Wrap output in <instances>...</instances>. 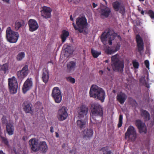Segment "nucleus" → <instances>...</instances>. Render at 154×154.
Wrapping results in <instances>:
<instances>
[{
    "label": "nucleus",
    "instance_id": "1",
    "mask_svg": "<svg viewBox=\"0 0 154 154\" xmlns=\"http://www.w3.org/2000/svg\"><path fill=\"white\" fill-rule=\"evenodd\" d=\"M90 96L91 97L97 98L102 102L104 101L105 93L104 91L101 88L96 85H92L90 88L89 92Z\"/></svg>",
    "mask_w": 154,
    "mask_h": 154
},
{
    "label": "nucleus",
    "instance_id": "2",
    "mask_svg": "<svg viewBox=\"0 0 154 154\" xmlns=\"http://www.w3.org/2000/svg\"><path fill=\"white\" fill-rule=\"evenodd\" d=\"M75 25L74 23H72L74 29L78 30L80 32L85 31L89 27L87 20L85 16H82L77 18L76 20Z\"/></svg>",
    "mask_w": 154,
    "mask_h": 154
},
{
    "label": "nucleus",
    "instance_id": "3",
    "mask_svg": "<svg viewBox=\"0 0 154 154\" xmlns=\"http://www.w3.org/2000/svg\"><path fill=\"white\" fill-rule=\"evenodd\" d=\"M111 65L115 71L122 72L124 67L123 63L119 54H116L112 57Z\"/></svg>",
    "mask_w": 154,
    "mask_h": 154
},
{
    "label": "nucleus",
    "instance_id": "4",
    "mask_svg": "<svg viewBox=\"0 0 154 154\" xmlns=\"http://www.w3.org/2000/svg\"><path fill=\"white\" fill-rule=\"evenodd\" d=\"M91 121L93 123L96 124L95 118L97 116L101 117L102 116L103 114L102 108L98 104L94 103L91 104Z\"/></svg>",
    "mask_w": 154,
    "mask_h": 154
},
{
    "label": "nucleus",
    "instance_id": "5",
    "mask_svg": "<svg viewBox=\"0 0 154 154\" xmlns=\"http://www.w3.org/2000/svg\"><path fill=\"white\" fill-rule=\"evenodd\" d=\"M115 39L116 40L118 39L121 40V37L115 33H113L110 34L109 32L107 33H103L101 37V39L102 42L104 45H106L108 42L110 45L112 44V41H114Z\"/></svg>",
    "mask_w": 154,
    "mask_h": 154
},
{
    "label": "nucleus",
    "instance_id": "6",
    "mask_svg": "<svg viewBox=\"0 0 154 154\" xmlns=\"http://www.w3.org/2000/svg\"><path fill=\"white\" fill-rule=\"evenodd\" d=\"M6 32L7 38L8 42L12 43L17 42L19 36L18 32L13 31L10 27L7 28Z\"/></svg>",
    "mask_w": 154,
    "mask_h": 154
},
{
    "label": "nucleus",
    "instance_id": "7",
    "mask_svg": "<svg viewBox=\"0 0 154 154\" xmlns=\"http://www.w3.org/2000/svg\"><path fill=\"white\" fill-rule=\"evenodd\" d=\"M126 139H128L131 141H135L137 137L136 129L132 126H130L128 128L125 135Z\"/></svg>",
    "mask_w": 154,
    "mask_h": 154
},
{
    "label": "nucleus",
    "instance_id": "8",
    "mask_svg": "<svg viewBox=\"0 0 154 154\" xmlns=\"http://www.w3.org/2000/svg\"><path fill=\"white\" fill-rule=\"evenodd\" d=\"M9 88L10 92L12 94L17 93L18 88V83L15 78L13 77L8 79Z\"/></svg>",
    "mask_w": 154,
    "mask_h": 154
},
{
    "label": "nucleus",
    "instance_id": "9",
    "mask_svg": "<svg viewBox=\"0 0 154 154\" xmlns=\"http://www.w3.org/2000/svg\"><path fill=\"white\" fill-rule=\"evenodd\" d=\"M52 95L56 103H59L61 102L62 96L61 91L58 88L56 87L53 88Z\"/></svg>",
    "mask_w": 154,
    "mask_h": 154
},
{
    "label": "nucleus",
    "instance_id": "10",
    "mask_svg": "<svg viewBox=\"0 0 154 154\" xmlns=\"http://www.w3.org/2000/svg\"><path fill=\"white\" fill-rule=\"evenodd\" d=\"M88 108L87 106L82 105L79 106L77 109L78 117L81 119L86 116L88 112Z\"/></svg>",
    "mask_w": 154,
    "mask_h": 154
},
{
    "label": "nucleus",
    "instance_id": "11",
    "mask_svg": "<svg viewBox=\"0 0 154 154\" xmlns=\"http://www.w3.org/2000/svg\"><path fill=\"white\" fill-rule=\"evenodd\" d=\"M29 143L31 149L33 152H36L39 150V143L36 139L35 138L31 139L29 141Z\"/></svg>",
    "mask_w": 154,
    "mask_h": 154
},
{
    "label": "nucleus",
    "instance_id": "12",
    "mask_svg": "<svg viewBox=\"0 0 154 154\" xmlns=\"http://www.w3.org/2000/svg\"><path fill=\"white\" fill-rule=\"evenodd\" d=\"M68 115L66 108L63 106L59 110L57 115V118L59 121H63L67 118Z\"/></svg>",
    "mask_w": 154,
    "mask_h": 154
},
{
    "label": "nucleus",
    "instance_id": "13",
    "mask_svg": "<svg viewBox=\"0 0 154 154\" xmlns=\"http://www.w3.org/2000/svg\"><path fill=\"white\" fill-rule=\"evenodd\" d=\"M52 9L49 7L44 6L41 11V15L45 18H50L51 17V12Z\"/></svg>",
    "mask_w": 154,
    "mask_h": 154
},
{
    "label": "nucleus",
    "instance_id": "14",
    "mask_svg": "<svg viewBox=\"0 0 154 154\" xmlns=\"http://www.w3.org/2000/svg\"><path fill=\"white\" fill-rule=\"evenodd\" d=\"M32 86V82L31 78H28L24 82L22 88L23 92L26 93Z\"/></svg>",
    "mask_w": 154,
    "mask_h": 154
},
{
    "label": "nucleus",
    "instance_id": "15",
    "mask_svg": "<svg viewBox=\"0 0 154 154\" xmlns=\"http://www.w3.org/2000/svg\"><path fill=\"white\" fill-rule=\"evenodd\" d=\"M93 134V131L91 128H86L82 131L83 138L86 140H89L91 138Z\"/></svg>",
    "mask_w": 154,
    "mask_h": 154
},
{
    "label": "nucleus",
    "instance_id": "16",
    "mask_svg": "<svg viewBox=\"0 0 154 154\" xmlns=\"http://www.w3.org/2000/svg\"><path fill=\"white\" fill-rule=\"evenodd\" d=\"M28 73V66H25L22 69L18 72L17 75L19 79H23L27 76Z\"/></svg>",
    "mask_w": 154,
    "mask_h": 154
},
{
    "label": "nucleus",
    "instance_id": "17",
    "mask_svg": "<svg viewBox=\"0 0 154 154\" xmlns=\"http://www.w3.org/2000/svg\"><path fill=\"white\" fill-rule=\"evenodd\" d=\"M136 125L140 133H146V128L144 123L140 120H137L136 122Z\"/></svg>",
    "mask_w": 154,
    "mask_h": 154
},
{
    "label": "nucleus",
    "instance_id": "18",
    "mask_svg": "<svg viewBox=\"0 0 154 154\" xmlns=\"http://www.w3.org/2000/svg\"><path fill=\"white\" fill-rule=\"evenodd\" d=\"M113 7L116 11H119L120 13L123 14L125 12V9L123 6L121 5L120 3L118 2H114L113 4Z\"/></svg>",
    "mask_w": 154,
    "mask_h": 154
},
{
    "label": "nucleus",
    "instance_id": "19",
    "mask_svg": "<svg viewBox=\"0 0 154 154\" xmlns=\"http://www.w3.org/2000/svg\"><path fill=\"white\" fill-rule=\"evenodd\" d=\"M29 30L31 32L36 30L38 27L37 22L34 20L30 19L29 21Z\"/></svg>",
    "mask_w": 154,
    "mask_h": 154
},
{
    "label": "nucleus",
    "instance_id": "20",
    "mask_svg": "<svg viewBox=\"0 0 154 154\" xmlns=\"http://www.w3.org/2000/svg\"><path fill=\"white\" fill-rule=\"evenodd\" d=\"M120 45V43L118 42L116 45L113 47L107 48L105 49V52L108 54H112L119 49Z\"/></svg>",
    "mask_w": 154,
    "mask_h": 154
},
{
    "label": "nucleus",
    "instance_id": "21",
    "mask_svg": "<svg viewBox=\"0 0 154 154\" xmlns=\"http://www.w3.org/2000/svg\"><path fill=\"white\" fill-rule=\"evenodd\" d=\"M110 12V9L107 7L104 6L101 7L100 11L101 17L104 18L108 17L109 15Z\"/></svg>",
    "mask_w": 154,
    "mask_h": 154
},
{
    "label": "nucleus",
    "instance_id": "22",
    "mask_svg": "<svg viewBox=\"0 0 154 154\" xmlns=\"http://www.w3.org/2000/svg\"><path fill=\"white\" fill-rule=\"evenodd\" d=\"M39 150L43 153H45L48 150V147L45 141L40 142L39 143Z\"/></svg>",
    "mask_w": 154,
    "mask_h": 154
},
{
    "label": "nucleus",
    "instance_id": "23",
    "mask_svg": "<svg viewBox=\"0 0 154 154\" xmlns=\"http://www.w3.org/2000/svg\"><path fill=\"white\" fill-rule=\"evenodd\" d=\"M136 39L137 43L138 49L140 51H142L143 49V42L141 38L139 35H137Z\"/></svg>",
    "mask_w": 154,
    "mask_h": 154
},
{
    "label": "nucleus",
    "instance_id": "24",
    "mask_svg": "<svg viewBox=\"0 0 154 154\" xmlns=\"http://www.w3.org/2000/svg\"><path fill=\"white\" fill-rule=\"evenodd\" d=\"M42 78L43 81L45 83H46L49 79L48 71L47 68H44L42 70Z\"/></svg>",
    "mask_w": 154,
    "mask_h": 154
},
{
    "label": "nucleus",
    "instance_id": "25",
    "mask_svg": "<svg viewBox=\"0 0 154 154\" xmlns=\"http://www.w3.org/2000/svg\"><path fill=\"white\" fill-rule=\"evenodd\" d=\"M126 98V95L124 93H121L117 95V100L121 103H124Z\"/></svg>",
    "mask_w": 154,
    "mask_h": 154
},
{
    "label": "nucleus",
    "instance_id": "26",
    "mask_svg": "<svg viewBox=\"0 0 154 154\" xmlns=\"http://www.w3.org/2000/svg\"><path fill=\"white\" fill-rule=\"evenodd\" d=\"M148 73L146 72L144 76L142 77L140 79V82L143 85H146L147 84L148 81Z\"/></svg>",
    "mask_w": 154,
    "mask_h": 154
},
{
    "label": "nucleus",
    "instance_id": "27",
    "mask_svg": "<svg viewBox=\"0 0 154 154\" xmlns=\"http://www.w3.org/2000/svg\"><path fill=\"white\" fill-rule=\"evenodd\" d=\"M87 120L85 119L79 120L77 121V125L78 127L82 128L85 127Z\"/></svg>",
    "mask_w": 154,
    "mask_h": 154
},
{
    "label": "nucleus",
    "instance_id": "28",
    "mask_svg": "<svg viewBox=\"0 0 154 154\" xmlns=\"http://www.w3.org/2000/svg\"><path fill=\"white\" fill-rule=\"evenodd\" d=\"M31 104L27 103H24V104L23 109L26 113L32 112V109Z\"/></svg>",
    "mask_w": 154,
    "mask_h": 154
},
{
    "label": "nucleus",
    "instance_id": "29",
    "mask_svg": "<svg viewBox=\"0 0 154 154\" xmlns=\"http://www.w3.org/2000/svg\"><path fill=\"white\" fill-rule=\"evenodd\" d=\"M6 130L9 135H12L14 131V128L11 124H8L7 125Z\"/></svg>",
    "mask_w": 154,
    "mask_h": 154
},
{
    "label": "nucleus",
    "instance_id": "30",
    "mask_svg": "<svg viewBox=\"0 0 154 154\" xmlns=\"http://www.w3.org/2000/svg\"><path fill=\"white\" fill-rule=\"evenodd\" d=\"M24 23L22 21H17L15 23L14 28L16 30H18L22 26Z\"/></svg>",
    "mask_w": 154,
    "mask_h": 154
},
{
    "label": "nucleus",
    "instance_id": "31",
    "mask_svg": "<svg viewBox=\"0 0 154 154\" xmlns=\"http://www.w3.org/2000/svg\"><path fill=\"white\" fill-rule=\"evenodd\" d=\"M69 35V33L68 32L65 30H63L62 32L61 38L63 42H65L67 37Z\"/></svg>",
    "mask_w": 154,
    "mask_h": 154
},
{
    "label": "nucleus",
    "instance_id": "32",
    "mask_svg": "<svg viewBox=\"0 0 154 154\" xmlns=\"http://www.w3.org/2000/svg\"><path fill=\"white\" fill-rule=\"evenodd\" d=\"M75 63L73 62H71L67 65L68 69L69 71L73 70L75 67Z\"/></svg>",
    "mask_w": 154,
    "mask_h": 154
},
{
    "label": "nucleus",
    "instance_id": "33",
    "mask_svg": "<svg viewBox=\"0 0 154 154\" xmlns=\"http://www.w3.org/2000/svg\"><path fill=\"white\" fill-rule=\"evenodd\" d=\"M25 56V54L24 52H21L19 53L16 57V59L18 61H21Z\"/></svg>",
    "mask_w": 154,
    "mask_h": 154
},
{
    "label": "nucleus",
    "instance_id": "34",
    "mask_svg": "<svg viewBox=\"0 0 154 154\" xmlns=\"http://www.w3.org/2000/svg\"><path fill=\"white\" fill-rule=\"evenodd\" d=\"M142 115L145 117L146 120H148L149 119V114L146 110H142Z\"/></svg>",
    "mask_w": 154,
    "mask_h": 154
},
{
    "label": "nucleus",
    "instance_id": "35",
    "mask_svg": "<svg viewBox=\"0 0 154 154\" xmlns=\"http://www.w3.org/2000/svg\"><path fill=\"white\" fill-rule=\"evenodd\" d=\"M91 53L93 56L95 58L97 57L101 53L100 52L97 51L93 49L91 50Z\"/></svg>",
    "mask_w": 154,
    "mask_h": 154
},
{
    "label": "nucleus",
    "instance_id": "36",
    "mask_svg": "<svg viewBox=\"0 0 154 154\" xmlns=\"http://www.w3.org/2000/svg\"><path fill=\"white\" fill-rule=\"evenodd\" d=\"M1 69L2 70L4 71L5 73L8 72V64L5 63L2 65L1 66Z\"/></svg>",
    "mask_w": 154,
    "mask_h": 154
},
{
    "label": "nucleus",
    "instance_id": "37",
    "mask_svg": "<svg viewBox=\"0 0 154 154\" xmlns=\"http://www.w3.org/2000/svg\"><path fill=\"white\" fill-rule=\"evenodd\" d=\"M13 151L16 154H22L23 152L21 150V148H14Z\"/></svg>",
    "mask_w": 154,
    "mask_h": 154
},
{
    "label": "nucleus",
    "instance_id": "38",
    "mask_svg": "<svg viewBox=\"0 0 154 154\" xmlns=\"http://www.w3.org/2000/svg\"><path fill=\"white\" fill-rule=\"evenodd\" d=\"M123 117L121 115H120L119 117V122L118 124V127L119 128L121 127L122 123Z\"/></svg>",
    "mask_w": 154,
    "mask_h": 154
},
{
    "label": "nucleus",
    "instance_id": "39",
    "mask_svg": "<svg viewBox=\"0 0 154 154\" xmlns=\"http://www.w3.org/2000/svg\"><path fill=\"white\" fill-rule=\"evenodd\" d=\"M103 154H112L110 151L108 150L107 147H105L103 149Z\"/></svg>",
    "mask_w": 154,
    "mask_h": 154
},
{
    "label": "nucleus",
    "instance_id": "40",
    "mask_svg": "<svg viewBox=\"0 0 154 154\" xmlns=\"http://www.w3.org/2000/svg\"><path fill=\"white\" fill-rule=\"evenodd\" d=\"M66 79L67 81L71 82L72 83H74L75 82V79L71 77H66Z\"/></svg>",
    "mask_w": 154,
    "mask_h": 154
},
{
    "label": "nucleus",
    "instance_id": "41",
    "mask_svg": "<svg viewBox=\"0 0 154 154\" xmlns=\"http://www.w3.org/2000/svg\"><path fill=\"white\" fill-rule=\"evenodd\" d=\"M149 15L152 19L154 18V12L151 10H149L148 11Z\"/></svg>",
    "mask_w": 154,
    "mask_h": 154
},
{
    "label": "nucleus",
    "instance_id": "42",
    "mask_svg": "<svg viewBox=\"0 0 154 154\" xmlns=\"http://www.w3.org/2000/svg\"><path fill=\"white\" fill-rule=\"evenodd\" d=\"M133 65L134 67L135 68H138L139 66V64L136 61L133 62Z\"/></svg>",
    "mask_w": 154,
    "mask_h": 154
},
{
    "label": "nucleus",
    "instance_id": "43",
    "mask_svg": "<svg viewBox=\"0 0 154 154\" xmlns=\"http://www.w3.org/2000/svg\"><path fill=\"white\" fill-rule=\"evenodd\" d=\"M80 0H69L70 2L75 4H78L80 2Z\"/></svg>",
    "mask_w": 154,
    "mask_h": 154
},
{
    "label": "nucleus",
    "instance_id": "44",
    "mask_svg": "<svg viewBox=\"0 0 154 154\" xmlns=\"http://www.w3.org/2000/svg\"><path fill=\"white\" fill-rule=\"evenodd\" d=\"M145 64L146 67L149 69V62L148 60H146L145 61Z\"/></svg>",
    "mask_w": 154,
    "mask_h": 154
},
{
    "label": "nucleus",
    "instance_id": "45",
    "mask_svg": "<svg viewBox=\"0 0 154 154\" xmlns=\"http://www.w3.org/2000/svg\"><path fill=\"white\" fill-rule=\"evenodd\" d=\"M41 105V103L40 102H38L37 103L35 104V106L37 108V109H38L39 107Z\"/></svg>",
    "mask_w": 154,
    "mask_h": 154
},
{
    "label": "nucleus",
    "instance_id": "46",
    "mask_svg": "<svg viewBox=\"0 0 154 154\" xmlns=\"http://www.w3.org/2000/svg\"><path fill=\"white\" fill-rule=\"evenodd\" d=\"M2 121L3 123H7V120L6 119V117L5 116H3L2 118Z\"/></svg>",
    "mask_w": 154,
    "mask_h": 154
},
{
    "label": "nucleus",
    "instance_id": "47",
    "mask_svg": "<svg viewBox=\"0 0 154 154\" xmlns=\"http://www.w3.org/2000/svg\"><path fill=\"white\" fill-rule=\"evenodd\" d=\"M2 139L3 140V141L4 142V143L5 144H7V143H8V141H7V139H6L5 138H2Z\"/></svg>",
    "mask_w": 154,
    "mask_h": 154
},
{
    "label": "nucleus",
    "instance_id": "48",
    "mask_svg": "<svg viewBox=\"0 0 154 154\" xmlns=\"http://www.w3.org/2000/svg\"><path fill=\"white\" fill-rule=\"evenodd\" d=\"M50 131L52 133L54 132V128L53 127L51 126L50 127Z\"/></svg>",
    "mask_w": 154,
    "mask_h": 154
},
{
    "label": "nucleus",
    "instance_id": "49",
    "mask_svg": "<svg viewBox=\"0 0 154 154\" xmlns=\"http://www.w3.org/2000/svg\"><path fill=\"white\" fill-rule=\"evenodd\" d=\"M97 5L96 4H95L94 3H93V8H95L96 7H97Z\"/></svg>",
    "mask_w": 154,
    "mask_h": 154
},
{
    "label": "nucleus",
    "instance_id": "50",
    "mask_svg": "<svg viewBox=\"0 0 154 154\" xmlns=\"http://www.w3.org/2000/svg\"><path fill=\"white\" fill-rule=\"evenodd\" d=\"M28 139V138L27 137H25V136H24L23 138V140H27Z\"/></svg>",
    "mask_w": 154,
    "mask_h": 154
},
{
    "label": "nucleus",
    "instance_id": "51",
    "mask_svg": "<svg viewBox=\"0 0 154 154\" xmlns=\"http://www.w3.org/2000/svg\"><path fill=\"white\" fill-rule=\"evenodd\" d=\"M4 2L8 3L10 0H2Z\"/></svg>",
    "mask_w": 154,
    "mask_h": 154
},
{
    "label": "nucleus",
    "instance_id": "52",
    "mask_svg": "<svg viewBox=\"0 0 154 154\" xmlns=\"http://www.w3.org/2000/svg\"><path fill=\"white\" fill-rule=\"evenodd\" d=\"M55 134H56V137H59V134L58 133L56 132Z\"/></svg>",
    "mask_w": 154,
    "mask_h": 154
},
{
    "label": "nucleus",
    "instance_id": "53",
    "mask_svg": "<svg viewBox=\"0 0 154 154\" xmlns=\"http://www.w3.org/2000/svg\"><path fill=\"white\" fill-rule=\"evenodd\" d=\"M99 73L100 74H102L103 73V71L102 70H100L99 72Z\"/></svg>",
    "mask_w": 154,
    "mask_h": 154
},
{
    "label": "nucleus",
    "instance_id": "54",
    "mask_svg": "<svg viewBox=\"0 0 154 154\" xmlns=\"http://www.w3.org/2000/svg\"><path fill=\"white\" fill-rule=\"evenodd\" d=\"M70 19L71 20L73 21V19L72 17V15H71L70 17Z\"/></svg>",
    "mask_w": 154,
    "mask_h": 154
},
{
    "label": "nucleus",
    "instance_id": "55",
    "mask_svg": "<svg viewBox=\"0 0 154 154\" xmlns=\"http://www.w3.org/2000/svg\"><path fill=\"white\" fill-rule=\"evenodd\" d=\"M144 12L143 11H141V13L143 15L144 14Z\"/></svg>",
    "mask_w": 154,
    "mask_h": 154
},
{
    "label": "nucleus",
    "instance_id": "56",
    "mask_svg": "<svg viewBox=\"0 0 154 154\" xmlns=\"http://www.w3.org/2000/svg\"><path fill=\"white\" fill-rule=\"evenodd\" d=\"M0 154H5L2 151H0Z\"/></svg>",
    "mask_w": 154,
    "mask_h": 154
},
{
    "label": "nucleus",
    "instance_id": "57",
    "mask_svg": "<svg viewBox=\"0 0 154 154\" xmlns=\"http://www.w3.org/2000/svg\"><path fill=\"white\" fill-rule=\"evenodd\" d=\"M109 60H105V62L106 63H107L109 62Z\"/></svg>",
    "mask_w": 154,
    "mask_h": 154
},
{
    "label": "nucleus",
    "instance_id": "58",
    "mask_svg": "<svg viewBox=\"0 0 154 154\" xmlns=\"http://www.w3.org/2000/svg\"><path fill=\"white\" fill-rule=\"evenodd\" d=\"M149 96H147V101H149Z\"/></svg>",
    "mask_w": 154,
    "mask_h": 154
},
{
    "label": "nucleus",
    "instance_id": "59",
    "mask_svg": "<svg viewBox=\"0 0 154 154\" xmlns=\"http://www.w3.org/2000/svg\"><path fill=\"white\" fill-rule=\"evenodd\" d=\"M107 69L109 71H110V69H109L108 68H107Z\"/></svg>",
    "mask_w": 154,
    "mask_h": 154
}]
</instances>
